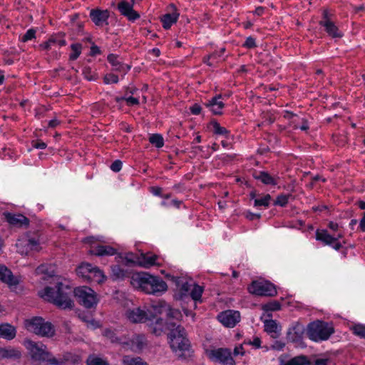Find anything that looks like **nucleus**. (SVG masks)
Wrapping results in <instances>:
<instances>
[{
	"mask_svg": "<svg viewBox=\"0 0 365 365\" xmlns=\"http://www.w3.org/2000/svg\"><path fill=\"white\" fill-rule=\"evenodd\" d=\"M131 285L146 294H160L167 290L166 283L160 277L147 272H136L130 278Z\"/></svg>",
	"mask_w": 365,
	"mask_h": 365,
	"instance_id": "obj_3",
	"label": "nucleus"
},
{
	"mask_svg": "<svg viewBox=\"0 0 365 365\" xmlns=\"http://www.w3.org/2000/svg\"><path fill=\"white\" fill-rule=\"evenodd\" d=\"M211 125L212 126V131L214 134L222 135L227 139L232 138L230 132L226 128L221 126L217 121L212 122Z\"/></svg>",
	"mask_w": 365,
	"mask_h": 365,
	"instance_id": "obj_31",
	"label": "nucleus"
},
{
	"mask_svg": "<svg viewBox=\"0 0 365 365\" xmlns=\"http://www.w3.org/2000/svg\"><path fill=\"white\" fill-rule=\"evenodd\" d=\"M319 24L324 28L327 34L333 38H339L344 35L335 23L329 18L327 11H324L323 19L319 22Z\"/></svg>",
	"mask_w": 365,
	"mask_h": 365,
	"instance_id": "obj_16",
	"label": "nucleus"
},
{
	"mask_svg": "<svg viewBox=\"0 0 365 365\" xmlns=\"http://www.w3.org/2000/svg\"><path fill=\"white\" fill-rule=\"evenodd\" d=\"M24 324L28 331L41 336L51 337L55 332L53 326L50 322H45L41 317H36L26 319Z\"/></svg>",
	"mask_w": 365,
	"mask_h": 365,
	"instance_id": "obj_8",
	"label": "nucleus"
},
{
	"mask_svg": "<svg viewBox=\"0 0 365 365\" xmlns=\"http://www.w3.org/2000/svg\"><path fill=\"white\" fill-rule=\"evenodd\" d=\"M158 256L150 253H141L138 257L137 262L138 265L144 268H150L152 266L158 264L157 263Z\"/></svg>",
	"mask_w": 365,
	"mask_h": 365,
	"instance_id": "obj_25",
	"label": "nucleus"
},
{
	"mask_svg": "<svg viewBox=\"0 0 365 365\" xmlns=\"http://www.w3.org/2000/svg\"><path fill=\"white\" fill-rule=\"evenodd\" d=\"M36 38V31L33 29L27 30L25 34L21 37L23 42H27Z\"/></svg>",
	"mask_w": 365,
	"mask_h": 365,
	"instance_id": "obj_50",
	"label": "nucleus"
},
{
	"mask_svg": "<svg viewBox=\"0 0 365 365\" xmlns=\"http://www.w3.org/2000/svg\"><path fill=\"white\" fill-rule=\"evenodd\" d=\"M16 328L9 324H0V337L7 340L13 339L16 336Z\"/></svg>",
	"mask_w": 365,
	"mask_h": 365,
	"instance_id": "obj_29",
	"label": "nucleus"
},
{
	"mask_svg": "<svg viewBox=\"0 0 365 365\" xmlns=\"http://www.w3.org/2000/svg\"><path fill=\"white\" fill-rule=\"evenodd\" d=\"M103 334L106 338L109 339L111 342L113 343H119L122 344L124 343V341H123L120 339H118L116 336L114 331L110 329H106L103 330Z\"/></svg>",
	"mask_w": 365,
	"mask_h": 365,
	"instance_id": "obj_42",
	"label": "nucleus"
},
{
	"mask_svg": "<svg viewBox=\"0 0 365 365\" xmlns=\"http://www.w3.org/2000/svg\"><path fill=\"white\" fill-rule=\"evenodd\" d=\"M118 81V76L114 73H108L103 78V81L106 84L117 83Z\"/></svg>",
	"mask_w": 365,
	"mask_h": 365,
	"instance_id": "obj_48",
	"label": "nucleus"
},
{
	"mask_svg": "<svg viewBox=\"0 0 365 365\" xmlns=\"http://www.w3.org/2000/svg\"><path fill=\"white\" fill-rule=\"evenodd\" d=\"M50 39L51 40L53 45L56 44L60 47L66 45V41L64 38V35L61 34L53 35L50 37Z\"/></svg>",
	"mask_w": 365,
	"mask_h": 365,
	"instance_id": "obj_43",
	"label": "nucleus"
},
{
	"mask_svg": "<svg viewBox=\"0 0 365 365\" xmlns=\"http://www.w3.org/2000/svg\"><path fill=\"white\" fill-rule=\"evenodd\" d=\"M74 295L78 299V302L86 308L90 309L95 307L98 299L96 292L88 287L83 286L76 288L73 290Z\"/></svg>",
	"mask_w": 365,
	"mask_h": 365,
	"instance_id": "obj_11",
	"label": "nucleus"
},
{
	"mask_svg": "<svg viewBox=\"0 0 365 365\" xmlns=\"http://www.w3.org/2000/svg\"><path fill=\"white\" fill-rule=\"evenodd\" d=\"M169 322L168 321L165 323L163 319L160 318L157 319L155 323L152 324V332L157 336L161 335L164 329H167V323Z\"/></svg>",
	"mask_w": 365,
	"mask_h": 365,
	"instance_id": "obj_34",
	"label": "nucleus"
},
{
	"mask_svg": "<svg viewBox=\"0 0 365 365\" xmlns=\"http://www.w3.org/2000/svg\"><path fill=\"white\" fill-rule=\"evenodd\" d=\"M173 11L170 14H165L160 17V21L165 29H169L174 24L178 21L180 14L177 11L173 4L171 5Z\"/></svg>",
	"mask_w": 365,
	"mask_h": 365,
	"instance_id": "obj_26",
	"label": "nucleus"
},
{
	"mask_svg": "<svg viewBox=\"0 0 365 365\" xmlns=\"http://www.w3.org/2000/svg\"><path fill=\"white\" fill-rule=\"evenodd\" d=\"M359 229L361 232H365V212L363 214V217L359 222Z\"/></svg>",
	"mask_w": 365,
	"mask_h": 365,
	"instance_id": "obj_62",
	"label": "nucleus"
},
{
	"mask_svg": "<svg viewBox=\"0 0 365 365\" xmlns=\"http://www.w3.org/2000/svg\"><path fill=\"white\" fill-rule=\"evenodd\" d=\"M205 353L207 358L214 363L222 365H235L231 352L227 348L206 349Z\"/></svg>",
	"mask_w": 365,
	"mask_h": 365,
	"instance_id": "obj_10",
	"label": "nucleus"
},
{
	"mask_svg": "<svg viewBox=\"0 0 365 365\" xmlns=\"http://www.w3.org/2000/svg\"><path fill=\"white\" fill-rule=\"evenodd\" d=\"M176 289L175 297L178 300H185L190 297L196 303L202 302V294L204 287L197 284H191L183 278L178 277L176 279Z\"/></svg>",
	"mask_w": 365,
	"mask_h": 365,
	"instance_id": "obj_5",
	"label": "nucleus"
},
{
	"mask_svg": "<svg viewBox=\"0 0 365 365\" xmlns=\"http://www.w3.org/2000/svg\"><path fill=\"white\" fill-rule=\"evenodd\" d=\"M316 240L322 242L325 245L331 247L335 250H339L341 248V244L339 240L343 237L342 233H338L336 236L331 235L327 230H317Z\"/></svg>",
	"mask_w": 365,
	"mask_h": 365,
	"instance_id": "obj_13",
	"label": "nucleus"
},
{
	"mask_svg": "<svg viewBox=\"0 0 365 365\" xmlns=\"http://www.w3.org/2000/svg\"><path fill=\"white\" fill-rule=\"evenodd\" d=\"M72 288L68 284L57 282L55 289L46 287L38 292L41 298L52 302L61 309H71L73 302L71 299Z\"/></svg>",
	"mask_w": 365,
	"mask_h": 365,
	"instance_id": "obj_2",
	"label": "nucleus"
},
{
	"mask_svg": "<svg viewBox=\"0 0 365 365\" xmlns=\"http://www.w3.org/2000/svg\"><path fill=\"white\" fill-rule=\"evenodd\" d=\"M165 306V303L163 302H159V305L153 306V309L157 313H160L161 312V309L164 308Z\"/></svg>",
	"mask_w": 365,
	"mask_h": 365,
	"instance_id": "obj_64",
	"label": "nucleus"
},
{
	"mask_svg": "<svg viewBox=\"0 0 365 365\" xmlns=\"http://www.w3.org/2000/svg\"><path fill=\"white\" fill-rule=\"evenodd\" d=\"M53 46L52 41L48 38V40L46 42H43L39 45V47L42 50L49 51L51 48V46Z\"/></svg>",
	"mask_w": 365,
	"mask_h": 365,
	"instance_id": "obj_58",
	"label": "nucleus"
},
{
	"mask_svg": "<svg viewBox=\"0 0 365 365\" xmlns=\"http://www.w3.org/2000/svg\"><path fill=\"white\" fill-rule=\"evenodd\" d=\"M108 62L111 64V66L113 67L117 66L118 65V63H120L118 61V56L115 54L110 53L108 56L107 58Z\"/></svg>",
	"mask_w": 365,
	"mask_h": 365,
	"instance_id": "obj_53",
	"label": "nucleus"
},
{
	"mask_svg": "<svg viewBox=\"0 0 365 365\" xmlns=\"http://www.w3.org/2000/svg\"><path fill=\"white\" fill-rule=\"evenodd\" d=\"M83 75L85 78L88 81H96L97 78V75L95 72H93L90 67H84L83 68Z\"/></svg>",
	"mask_w": 365,
	"mask_h": 365,
	"instance_id": "obj_45",
	"label": "nucleus"
},
{
	"mask_svg": "<svg viewBox=\"0 0 365 365\" xmlns=\"http://www.w3.org/2000/svg\"><path fill=\"white\" fill-rule=\"evenodd\" d=\"M244 344L252 346L255 349H259L261 347L262 341L259 337L255 336L252 340H245Z\"/></svg>",
	"mask_w": 365,
	"mask_h": 365,
	"instance_id": "obj_49",
	"label": "nucleus"
},
{
	"mask_svg": "<svg viewBox=\"0 0 365 365\" xmlns=\"http://www.w3.org/2000/svg\"><path fill=\"white\" fill-rule=\"evenodd\" d=\"M125 317L132 323H143L148 319L151 320L148 313L140 308L128 310L125 313Z\"/></svg>",
	"mask_w": 365,
	"mask_h": 365,
	"instance_id": "obj_20",
	"label": "nucleus"
},
{
	"mask_svg": "<svg viewBox=\"0 0 365 365\" xmlns=\"http://www.w3.org/2000/svg\"><path fill=\"white\" fill-rule=\"evenodd\" d=\"M76 272L78 276L90 282L101 284L106 279L104 272L90 263H82L78 267Z\"/></svg>",
	"mask_w": 365,
	"mask_h": 365,
	"instance_id": "obj_9",
	"label": "nucleus"
},
{
	"mask_svg": "<svg viewBox=\"0 0 365 365\" xmlns=\"http://www.w3.org/2000/svg\"><path fill=\"white\" fill-rule=\"evenodd\" d=\"M309 364L307 357L303 355L292 358L290 360L284 362L283 365H306Z\"/></svg>",
	"mask_w": 365,
	"mask_h": 365,
	"instance_id": "obj_36",
	"label": "nucleus"
},
{
	"mask_svg": "<svg viewBox=\"0 0 365 365\" xmlns=\"http://www.w3.org/2000/svg\"><path fill=\"white\" fill-rule=\"evenodd\" d=\"M87 365H109L107 361L96 355H91L86 360Z\"/></svg>",
	"mask_w": 365,
	"mask_h": 365,
	"instance_id": "obj_41",
	"label": "nucleus"
},
{
	"mask_svg": "<svg viewBox=\"0 0 365 365\" xmlns=\"http://www.w3.org/2000/svg\"><path fill=\"white\" fill-rule=\"evenodd\" d=\"M126 104L129 106H135L139 104V100L137 98L129 96L123 98Z\"/></svg>",
	"mask_w": 365,
	"mask_h": 365,
	"instance_id": "obj_56",
	"label": "nucleus"
},
{
	"mask_svg": "<svg viewBox=\"0 0 365 365\" xmlns=\"http://www.w3.org/2000/svg\"><path fill=\"white\" fill-rule=\"evenodd\" d=\"M242 46L247 48H255L257 46L255 38L252 36H248L242 44Z\"/></svg>",
	"mask_w": 365,
	"mask_h": 365,
	"instance_id": "obj_51",
	"label": "nucleus"
},
{
	"mask_svg": "<svg viewBox=\"0 0 365 365\" xmlns=\"http://www.w3.org/2000/svg\"><path fill=\"white\" fill-rule=\"evenodd\" d=\"M334 332L333 326L327 322L317 320L310 322L307 327V335L315 342L327 340Z\"/></svg>",
	"mask_w": 365,
	"mask_h": 365,
	"instance_id": "obj_6",
	"label": "nucleus"
},
{
	"mask_svg": "<svg viewBox=\"0 0 365 365\" xmlns=\"http://www.w3.org/2000/svg\"><path fill=\"white\" fill-rule=\"evenodd\" d=\"M122 162L119 160H115L111 165H110V169L113 172H119L122 168Z\"/></svg>",
	"mask_w": 365,
	"mask_h": 365,
	"instance_id": "obj_55",
	"label": "nucleus"
},
{
	"mask_svg": "<svg viewBox=\"0 0 365 365\" xmlns=\"http://www.w3.org/2000/svg\"><path fill=\"white\" fill-rule=\"evenodd\" d=\"M248 291L257 296L273 297L277 294L275 286L269 281H254L248 287Z\"/></svg>",
	"mask_w": 365,
	"mask_h": 365,
	"instance_id": "obj_12",
	"label": "nucleus"
},
{
	"mask_svg": "<svg viewBox=\"0 0 365 365\" xmlns=\"http://www.w3.org/2000/svg\"><path fill=\"white\" fill-rule=\"evenodd\" d=\"M244 349L242 345H240L238 346H236L234 349V355L238 356V355H244Z\"/></svg>",
	"mask_w": 365,
	"mask_h": 365,
	"instance_id": "obj_61",
	"label": "nucleus"
},
{
	"mask_svg": "<svg viewBox=\"0 0 365 365\" xmlns=\"http://www.w3.org/2000/svg\"><path fill=\"white\" fill-rule=\"evenodd\" d=\"M351 330L352 331L353 334L356 336H358L361 338L365 339V325L361 324H358L354 325Z\"/></svg>",
	"mask_w": 365,
	"mask_h": 365,
	"instance_id": "obj_44",
	"label": "nucleus"
},
{
	"mask_svg": "<svg viewBox=\"0 0 365 365\" xmlns=\"http://www.w3.org/2000/svg\"><path fill=\"white\" fill-rule=\"evenodd\" d=\"M90 252L99 257L113 256L117 253V250L110 245H98L93 247Z\"/></svg>",
	"mask_w": 365,
	"mask_h": 365,
	"instance_id": "obj_27",
	"label": "nucleus"
},
{
	"mask_svg": "<svg viewBox=\"0 0 365 365\" xmlns=\"http://www.w3.org/2000/svg\"><path fill=\"white\" fill-rule=\"evenodd\" d=\"M113 68L116 71L122 72L125 74L130 69V66L120 62L118 63L117 66H115Z\"/></svg>",
	"mask_w": 365,
	"mask_h": 365,
	"instance_id": "obj_52",
	"label": "nucleus"
},
{
	"mask_svg": "<svg viewBox=\"0 0 365 365\" xmlns=\"http://www.w3.org/2000/svg\"><path fill=\"white\" fill-rule=\"evenodd\" d=\"M222 96L220 94L212 97L207 103H205L207 108L214 115H222L225 103L222 101Z\"/></svg>",
	"mask_w": 365,
	"mask_h": 365,
	"instance_id": "obj_24",
	"label": "nucleus"
},
{
	"mask_svg": "<svg viewBox=\"0 0 365 365\" xmlns=\"http://www.w3.org/2000/svg\"><path fill=\"white\" fill-rule=\"evenodd\" d=\"M0 281L6 283L11 289L14 290L20 282V279L14 276L6 267L0 266Z\"/></svg>",
	"mask_w": 365,
	"mask_h": 365,
	"instance_id": "obj_21",
	"label": "nucleus"
},
{
	"mask_svg": "<svg viewBox=\"0 0 365 365\" xmlns=\"http://www.w3.org/2000/svg\"><path fill=\"white\" fill-rule=\"evenodd\" d=\"M281 309V304L277 301H273L265 304L263 306V309L265 311H277Z\"/></svg>",
	"mask_w": 365,
	"mask_h": 365,
	"instance_id": "obj_46",
	"label": "nucleus"
},
{
	"mask_svg": "<svg viewBox=\"0 0 365 365\" xmlns=\"http://www.w3.org/2000/svg\"><path fill=\"white\" fill-rule=\"evenodd\" d=\"M78 317L84 322L86 323L87 327L92 329H96L101 327L100 322L93 319L91 315L86 313H81Z\"/></svg>",
	"mask_w": 365,
	"mask_h": 365,
	"instance_id": "obj_33",
	"label": "nucleus"
},
{
	"mask_svg": "<svg viewBox=\"0 0 365 365\" xmlns=\"http://www.w3.org/2000/svg\"><path fill=\"white\" fill-rule=\"evenodd\" d=\"M126 274V271L121 268L119 265L111 267V277L114 279H123Z\"/></svg>",
	"mask_w": 365,
	"mask_h": 365,
	"instance_id": "obj_39",
	"label": "nucleus"
},
{
	"mask_svg": "<svg viewBox=\"0 0 365 365\" xmlns=\"http://www.w3.org/2000/svg\"><path fill=\"white\" fill-rule=\"evenodd\" d=\"M82 44L79 43H73L71 45V53L69 55L70 61L76 60L82 52Z\"/></svg>",
	"mask_w": 365,
	"mask_h": 365,
	"instance_id": "obj_37",
	"label": "nucleus"
},
{
	"mask_svg": "<svg viewBox=\"0 0 365 365\" xmlns=\"http://www.w3.org/2000/svg\"><path fill=\"white\" fill-rule=\"evenodd\" d=\"M271 201V196L269 194L264 195L263 196L256 198L254 200L255 207H268Z\"/></svg>",
	"mask_w": 365,
	"mask_h": 365,
	"instance_id": "obj_38",
	"label": "nucleus"
},
{
	"mask_svg": "<svg viewBox=\"0 0 365 365\" xmlns=\"http://www.w3.org/2000/svg\"><path fill=\"white\" fill-rule=\"evenodd\" d=\"M21 356V352L12 347H0V359H17Z\"/></svg>",
	"mask_w": 365,
	"mask_h": 365,
	"instance_id": "obj_28",
	"label": "nucleus"
},
{
	"mask_svg": "<svg viewBox=\"0 0 365 365\" xmlns=\"http://www.w3.org/2000/svg\"><path fill=\"white\" fill-rule=\"evenodd\" d=\"M36 274L42 275L41 279L45 283L48 282L51 284L57 277L55 274V266L51 264H45L38 266L36 269Z\"/></svg>",
	"mask_w": 365,
	"mask_h": 365,
	"instance_id": "obj_18",
	"label": "nucleus"
},
{
	"mask_svg": "<svg viewBox=\"0 0 365 365\" xmlns=\"http://www.w3.org/2000/svg\"><path fill=\"white\" fill-rule=\"evenodd\" d=\"M134 4L135 0H131L130 2L123 0L118 4V9L120 14L132 22L140 18L138 12L133 9Z\"/></svg>",
	"mask_w": 365,
	"mask_h": 365,
	"instance_id": "obj_17",
	"label": "nucleus"
},
{
	"mask_svg": "<svg viewBox=\"0 0 365 365\" xmlns=\"http://www.w3.org/2000/svg\"><path fill=\"white\" fill-rule=\"evenodd\" d=\"M167 329L170 331L168 340L171 349L181 357L182 354L180 353L187 350L190 346L185 329L181 325L169 322L167 323Z\"/></svg>",
	"mask_w": 365,
	"mask_h": 365,
	"instance_id": "obj_4",
	"label": "nucleus"
},
{
	"mask_svg": "<svg viewBox=\"0 0 365 365\" xmlns=\"http://www.w3.org/2000/svg\"><path fill=\"white\" fill-rule=\"evenodd\" d=\"M255 178L267 185H276L277 184V179L272 177L267 172L261 171L255 175Z\"/></svg>",
	"mask_w": 365,
	"mask_h": 365,
	"instance_id": "obj_30",
	"label": "nucleus"
},
{
	"mask_svg": "<svg viewBox=\"0 0 365 365\" xmlns=\"http://www.w3.org/2000/svg\"><path fill=\"white\" fill-rule=\"evenodd\" d=\"M289 195H279L277 196L275 202H274V205H279V206H281V207H284L287 205V204L288 203V201H289Z\"/></svg>",
	"mask_w": 365,
	"mask_h": 365,
	"instance_id": "obj_47",
	"label": "nucleus"
},
{
	"mask_svg": "<svg viewBox=\"0 0 365 365\" xmlns=\"http://www.w3.org/2000/svg\"><path fill=\"white\" fill-rule=\"evenodd\" d=\"M264 331L270 334L272 337L276 338L278 336V327L274 320L269 319L264 322Z\"/></svg>",
	"mask_w": 365,
	"mask_h": 365,
	"instance_id": "obj_32",
	"label": "nucleus"
},
{
	"mask_svg": "<svg viewBox=\"0 0 365 365\" xmlns=\"http://www.w3.org/2000/svg\"><path fill=\"white\" fill-rule=\"evenodd\" d=\"M32 145L36 149H45L47 146L44 142L41 140L34 141Z\"/></svg>",
	"mask_w": 365,
	"mask_h": 365,
	"instance_id": "obj_59",
	"label": "nucleus"
},
{
	"mask_svg": "<svg viewBox=\"0 0 365 365\" xmlns=\"http://www.w3.org/2000/svg\"><path fill=\"white\" fill-rule=\"evenodd\" d=\"M218 321L225 327L232 328L240 320V313L235 310H226L217 315Z\"/></svg>",
	"mask_w": 365,
	"mask_h": 365,
	"instance_id": "obj_14",
	"label": "nucleus"
},
{
	"mask_svg": "<svg viewBox=\"0 0 365 365\" xmlns=\"http://www.w3.org/2000/svg\"><path fill=\"white\" fill-rule=\"evenodd\" d=\"M151 192L154 195L161 196L162 189L159 187H153L151 188Z\"/></svg>",
	"mask_w": 365,
	"mask_h": 365,
	"instance_id": "obj_63",
	"label": "nucleus"
},
{
	"mask_svg": "<svg viewBox=\"0 0 365 365\" xmlns=\"http://www.w3.org/2000/svg\"><path fill=\"white\" fill-rule=\"evenodd\" d=\"M190 110L193 115H199L201 113L202 108L199 104L195 103L190 108Z\"/></svg>",
	"mask_w": 365,
	"mask_h": 365,
	"instance_id": "obj_57",
	"label": "nucleus"
},
{
	"mask_svg": "<svg viewBox=\"0 0 365 365\" xmlns=\"http://www.w3.org/2000/svg\"><path fill=\"white\" fill-rule=\"evenodd\" d=\"M149 142L157 148H161L164 145V140L162 135L155 133L149 137Z\"/></svg>",
	"mask_w": 365,
	"mask_h": 365,
	"instance_id": "obj_40",
	"label": "nucleus"
},
{
	"mask_svg": "<svg viewBox=\"0 0 365 365\" xmlns=\"http://www.w3.org/2000/svg\"><path fill=\"white\" fill-rule=\"evenodd\" d=\"M123 365H149L147 362L143 361L140 357H132L130 356H125L123 358Z\"/></svg>",
	"mask_w": 365,
	"mask_h": 365,
	"instance_id": "obj_35",
	"label": "nucleus"
},
{
	"mask_svg": "<svg viewBox=\"0 0 365 365\" xmlns=\"http://www.w3.org/2000/svg\"><path fill=\"white\" fill-rule=\"evenodd\" d=\"M261 217L260 214L253 213L252 212H246V217L250 220H254L255 219H259Z\"/></svg>",
	"mask_w": 365,
	"mask_h": 365,
	"instance_id": "obj_60",
	"label": "nucleus"
},
{
	"mask_svg": "<svg viewBox=\"0 0 365 365\" xmlns=\"http://www.w3.org/2000/svg\"><path fill=\"white\" fill-rule=\"evenodd\" d=\"M110 17V12L106 10L98 9H92L90 11V18L94 24L98 27H103L108 25V19Z\"/></svg>",
	"mask_w": 365,
	"mask_h": 365,
	"instance_id": "obj_19",
	"label": "nucleus"
},
{
	"mask_svg": "<svg viewBox=\"0 0 365 365\" xmlns=\"http://www.w3.org/2000/svg\"><path fill=\"white\" fill-rule=\"evenodd\" d=\"M35 365L47 364L50 365H65L66 363L73 364H78L81 359L78 356L71 353L64 354L63 359H57L47 351V347L42 343L34 342L31 340H26L24 343Z\"/></svg>",
	"mask_w": 365,
	"mask_h": 365,
	"instance_id": "obj_1",
	"label": "nucleus"
},
{
	"mask_svg": "<svg viewBox=\"0 0 365 365\" xmlns=\"http://www.w3.org/2000/svg\"><path fill=\"white\" fill-rule=\"evenodd\" d=\"M16 246L17 252L22 255L39 252L41 250L40 236L37 233H26L18 239Z\"/></svg>",
	"mask_w": 365,
	"mask_h": 365,
	"instance_id": "obj_7",
	"label": "nucleus"
},
{
	"mask_svg": "<svg viewBox=\"0 0 365 365\" xmlns=\"http://www.w3.org/2000/svg\"><path fill=\"white\" fill-rule=\"evenodd\" d=\"M123 344L128 346L133 351H140L147 345V340L145 335H133L128 341H124Z\"/></svg>",
	"mask_w": 365,
	"mask_h": 365,
	"instance_id": "obj_23",
	"label": "nucleus"
},
{
	"mask_svg": "<svg viewBox=\"0 0 365 365\" xmlns=\"http://www.w3.org/2000/svg\"><path fill=\"white\" fill-rule=\"evenodd\" d=\"M215 55H217V52H213L211 54L205 56L203 58V62L209 66H212L214 65L212 58L215 57Z\"/></svg>",
	"mask_w": 365,
	"mask_h": 365,
	"instance_id": "obj_54",
	"label": "nucleus"
},
{
	"mask_svg": "<svg viewBox=\"0 0 365 365\" xmlns=\"http://www.w3.org/2000/svg\"><path fill=\"white\" fill-rule=\"evenodd\" d=\"M6 220L11 225L15 227H28L29 225V220L21 214L5 212Z\"/></svg>",
	"mask_w": 365,
	"mask_h": 365,
	"instance_id": "obj_22",
	"label": "nucleus"
},
{
	"mask_svg": "<svg viewBox=\"0 0 365 365\" xmlns=\"http://www.w3.org/2000/svg\"><path fill=\"white\" fill-rule=\"evenodd\" d=\"M307 329L300 323H296L287 331V339L297 346H304V334Z\"/></svg>",
	"mask_w": 365,
	"mask_h": 365,
	"instance_id": "obj_15",
	"label": "nucleus"
}]
</instances>
